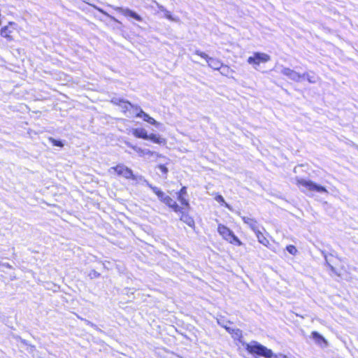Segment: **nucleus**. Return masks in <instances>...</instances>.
I'll return each mask as SVG.
<instances>
[{
	"instance_id": "f257e3e1",
	"label": "nucleus",
	"mask_w": 358,
	"mask_h": 358,
	"mask_svg": "<svg viewBox=\"0 0 358 358\" xmlns=\"http://www.w3.org/2000/svg\"><path fill=\"white\" fill-rule=\"evenodd\" d=\"M296 185L304 193H307L308 192L328 193V191L324 187L317 185L311 180L296 178Z\"/></svg>"
},
{
	"instance_id": "f03ea898",
	"label": "nucleus",
	"mask_w": 358,
	"mask_h": 358,
	"mask_svg": "<svg viewBox=\"0 0 358 358\" xmlns=\"http://www.w3.org/2000/svg\"><path fill=\"white\" fill-rule=\"evenodd\" d=\"M245 349L251 354H256L266 358H271L273 357V352L271 350L258 343L257 341L247 343Z\"/></svg>"
},
{
	"instance_id": "7ed1b4c3",
	"label": "nucleus",
	"mask_w": 358,
	"mask_h": 358,
	"mask_svg": "<svg viewBox=\"0 0 358 358\" xmlns=\"http://www.w3.org/2000/svg\"><path fill=\"white\" fill-rule=\"evenodd\" d=\"M217 231L222 237L230 243L238 246L242 245V242L234 235L233 231L226 226L220 224L217 227Z\"/></svg>"
},
{
	"instance_id": "20e7f679",
	"label": "nucleus",
	"mask_w": 358,
	"mask_h": 358,
	"mask_svg": "<svg viewBox=\"0 0 358 358\" xmlns=\"http://www.w3.org/2000/svg\"><path fill=\"white\" fill-rule=\"evenodd\" d=\"M271 60V57L263 52H256L253 54V56L248 58V63L252 64L257 69L256 66H258L260 63H266Z\"/></svg>"
},
{
	"instance_id": "39448f33",
	"label": "nucleus",
	"mask_w": 358,
	"mask_h": 358,
	"mask_svg": "<svg viewBox=\"0 0 358 358\" xmlns=\"http://www.w3.org/2000/svg\"><path fill=\"white\" fill-rule=\"evenodd\" d=\"M195 54L206 59L208 66L213 69L214 70H219L220 69H221V67H222V64L220 60L213 57H210L205 52L196 50L195 51Z\"/></svg>"
},
{
	"instance_id": "423d86ee",
	"label": "nucleus",
	"mask_w": 358,
	"mask_h": 358,
	"mask_svg": "<svg viewBox=\"0 0 358 358\" xmlns=\"http://www.w3.org/2000/svg\"><path fill=\"white\" fill-rule=\"evenodd\" d=\"M110 170L114 171L120 176L124 178L125 179H131L134 177L133 171L131 169L128 168L124 164H118L115 167H112Z\"/></svg>"
},
{
	"instance_id": "0eeeda50",
	"label": "nucleus",
	"mask_w": 358,
	"mask_h": 358,
	"mask_svg": "<svg viewBox=\"0 0 358 358\" xmlns=\"http://www.w3.org/2000/svg\"><path fill=\"white\" fill-rule=\"evenodd\" d=\"M280 73L287 76L289 79L294 81V82H301L302 80V74L295 71L293 69H291L287 67L281 66Z\"/></svg>"
},
{
	"instance_id": "6e6552de",
	"label": "nucleus",
	"mask_w": 358,
	"mask_h": 358,
	"mask_svg": "<svg viewBox=\"0 0 358 358\" xmlns=\"http://www.w3.org/2000/svg\"><path fill=\"white\" fill-rule=\"evenodd\" d=\"M114 9L116 11L120 13L122 15H123L126 17L132 18L138 22L143 21V17L141 15H139L138 13H136V12H134L132 10H130L128 8L114 7Z\"/></svg>"
},
{
	"instance_id": "1a4fd4ad",
	"label": "nucleus",
	"mask_w": 358,
	"mask_h": 358,
	"mask_svg": "<svg viewBox=\"0 0 358 358\" xmlns=\"http://www.w3.org/2000/svg\"><path fill=\"white\" fill-rule=\"evenodd\" d=\"M132 149L136 151L139 156L146 157L148 159H150L151 158L157 159V157H162V155L148 149H142L137 146H132Z\"/></svg>"
},
{
	"instance_id": "9d476101",
	"label": "nucleus",
	"mask_w": 358,
	"mask_h": 358,
	"mask_svg": "<svg viewBox=\"0 0 358 358\" xmlns=\"http://www.w3.org/2000/svg\"><path fill=\"white\" fill-rule=\"evenodd\" d=\"M241 218L244 223L248 224L254 232H256L259 230V224L257 220L252 217L245 216H242Z\"/></svg>"
},
{
	"instance_id": "9b49d317",
	"label": "nucleus",
	"mask_w": 358,
	"mask_h": 358,
	"mask_svg": "<svg viewBox=\"0 0 358 358\" xmlns=\"http://www.w3.org/2000/svg\"><path fill=\"white\" fill-rule=\"evenodd\" d=\"M136 117H142L144 121L150 123V124L158 127L160 123L157 122L154 118L151 117L148 114L145 113L143 110H140V113H137Z\"/></svg>"
},
{
	"instance_id": "f8f14e48",
	"label": "nucleus",
	"mask_w": 358,
	"mask_h": 358,
	"mask_svg": "<svg viewBox=\"0 0 358 358\" xmlns=\"http://www.w3.org/2000/svg\"><path fill=\"white\" fill-rule=\"evenodd\" d=\"M132 134L136 138L148 140V134L147 133V131L145 129H143V128L134 129L132 130Z\"/></svg>"
},
{
	"instance_id": "ddd939ff",
	"label": "nucleus",
	"mask_w": 358,
	"mask_h": 358,
	"mask_svg": "<svg viewBox=\"0 0 358 358\" xmlns=\"http://www.w3.org/2000/svg\"><path fill=\"white\" fill-rule=\"evenodd\" d=\"M302 80L303 79H306L308 83H316L318 80H319V77L317 76L314 73L311 72V73H308V72H306V73H302Z\"/></svg>"
},
{
	"instance_id": "4468645a",
	"label": "nucleus",
	"mask_w": 358,
	"mask_h": 358,
	"mask_svg": "<svg viewBox=\"0 0 358 358\" xmlns=\"http://www.w3.org/2000/svg\"><path fill=\"white\" fill-rule=\"evenodd\" d=\"M148 140H150L152 142L160 145H165L166 143L165 138H162L160 136L154 134L148 135Z\"/></svg>"
},
{
	"instance_id": "2eb2a0df",
	"label": "nucleus",
	"mask_w": 358,
	"mask_h": 358,
	"mask_svg": "<svg viewBox=\"0 0 358 358\" xmlns=\"http://www.w3.org/2000/svg\"><path fill=\"white\" fill-rule=\"evenodd\" d=\"M131 180H134L137 184L145 185L151 189V187H153L143 176H136L134 174V177L131 178Z\"/></svg>"
},
{
	"instance_id": "dca6fc26",
	"label": "nucleus",
	"mask_w": 358,
	"mask_h": 358,
	"mask_svg": "<svg viewBox=\"0 0 358 358\" xmlns=\"http://www.w3.org/2000/svg\"><path fill=\"white\" fill-rule=\"evenodd\" d=\"M180 220L187 224L189 227L194 226V221L192 217H190L187 213L184 212H181Z\"/></svg>"
},
{
	"instance_id": "f3484780",
	"label": "nucleus",
	"mask_w": 358,
	"mask_h": 358,
	"mask_svg": "<svg viewBox=\"0 0 358 358\" xmlns=\"http://www.w3.org/2000/svg\"><path fill=\"white\" fill-rule=\"evenodd\" d=\"M113 102L118 104L122 108L124 112L129 110L133 107V105L130 102L127 101L120 100L119 103H117L115 101H113Z\"/></svg>"
},
{
	"instance_id": "a211bd4d",
	"label": "nucleus",
	"mask_w": 358,
	"mask_h": 358,
	"mask_svg": "<svg viewBox=\"0 0 358 358\" xmlns=\"http://www.w3.org/2000/svg\"><path fill=\"white\" fill-rule=\"evenodd\" d=\"M312 338L319 345H322V343L327 345V341L317 331L312 332Z\"/></svg>"
},
{
	"instance_id": "6ab92c4d",
	"label": "nucleus",
	"mask_w": 358,
	"mask_h": 358,
	"mask_svg": "<svg viewBox=\"0 0 358 358\" xmlns=\"http://www.w3.org/2000/svg\"><path fill=\"white\" fill-rule=\"evenodd\" d=\"M255 233L258 239V241L260 243H262V245H264L265 246H267L268 244H269L268 240L263 235V234L259 231V229Z\"/></svg>"
},
{
	"instance_id": "aec40b11",
	"label": "nucleus",
	"mask_w": 358,
	"mask_h": 358,
	"mask_svg": "<svg viewBox=\"0 0 358 358\" xmlns=\"http://www.w3.org/2000/svg\"><path fill=\"white\" fill-rule=\"evenodd\" d=\"M151 189L162 202L164 201V198L167 196V195H166L160 189L157 187H151Z\"/></svg>"
},
{
	"instance_id": "412c9836",
	"label": "nucleus",
	"mask_w": 358,
	"mask_h": 358,
	"mask_svg": "<svg viewBox=\"0 0 358 358\" xmlns=\"http://www.w3.org/2000/svg\"><path fill=\"white\" fill-rule=\"evenodd\" d=\"M217 322L219 325L224 327L229 333H231V328L228 327V324L231 323L229 321L225 320L223 317H220L217 319Z\"/></svg>"
},
{
	"instance_id": "4be33fe9",
	"label": "nucleus",
	"mask_w": 358,
	"mask_h": 358,
	"mask_svg": "<svg viewBox=\"0 0 358 358\" xmlns=\"http://www.w3.org/2000/svg\"><path fill=\"white\" fill-rule=\"evenodd\" d=\"M10 30H9L7 26L1 28L0 34L2 37L6 38L8 41H12L13 38L10 36Z\"/></svg>"
},
{
	"instance_id": "5701e85b",
	"label": "nucleus",
	"mask_w": 358,
	"mask_h": 358,
	"mask_svg": "<svg viewBox=\"0 0 358 358\" xmlns=\"http://www.w3.org/2000/svg\"><path fill=\"white\" fill-rule=\"evenodd\" d=\"M215 199L219 202V203H221L222 204H224L225 206V207H227L228 209L229 210H231V207L230 205H229L227 203L225 202L223 196L222 195H217L215 197Z\"/></svg>"
},
{
	"instance_id": "b1692460",
	"label": "nucleus",
	"mask_w": 358,
	"mask_h": 358,
	"mask_svg": "<svg viewBox=\"0 0 358 358\" xmlns=\"http://www.w3.org/2000/svg\"><path fill=\"white\" fill-rule=\"evenodd\" d=\"M234 334V336L236 338H239L242 336V331L238 329H231V333Z\"/></svg>"
},
{
	"instance_id": "393cba45",
	"label": "nucleus",
	"mask_w": 358,
	"mask_h": 358,
	"mask_svg": "<svg viewBox=\"0 0 358 358\" xmlns=\"http://www.w3.org/2000/svg\"><path fill=\"white\" fill-rule=\"evenodd\" d=\"M164 16L166 17V18H167L168 20H171V21H173V22H178V18H176V17H173L171 14V12H169V10H166V11L164 12Z\"/></svg>"
},
{
	"instance_id": "a878e982",
	"label": "nucleus",
	"mask_w": 358,
	"mask_h": 358,
	"mask_svg": "<svg viewBox=\"0 0 358 358\" xmlns=\"http://www.w3.org/2000/svg\"><path fill=\"white\" fill-rule=\"evenodd\" d=\"M178 199L181 203V204L185 206H189V202L186 199H185L184 196L178 195Z\"/></svg>"
},
{
	"instance_id": "bb28decb",
	"label": "nucleus",
	"mask_w": 358,
	"mask_h": 358,
	"mask_svg": "<svg viewBox=\"0 0 358 358\" xmlns=\"http://www.w3.org/2000/svg\"><path fill=\"white\" fill-rule=\"evenodd\" d=\"M287 250L291 254V255H296L297 252V250L295 246L290 245L287 247Z\"/></svg>"
},
{
	"instance_id": "cd10ccee",
	"label": "nucleus",
	"mask_w": 358,
	"mask_h": 358,
	"mask_svg": "<svg viewBox=\"0 0 358 358\" xmlns=\"http://www.w3.org/2000/svg\"><path fill=\"white\" fill-rule=\"evenodd\" d=\"M173 202L174 201L169 196H166L164 198V201H163V203L167 205L168 206L173 205Z\"/></svg>"
},
{
	"instance_id": "c85d7f7f",
	"label": "nucleus",
	"mask_w": 358,
	"mask_h": 358,
	"mask_svg": "<svg viewBox=\"0 0 358 358\" xmlns=\"http://www.w3.org/2000/svg\"><path fill=\"white\" fill-rule=\"evenodd\" d=\"M50 141L52 142L53 145L58 146V147H63L64 144L62 141L55 140L52 138H50Z\"/></svg>"
},
{
	"instance_id": "c756f323",
	"label": "nucleus",
	"mask_w": 358,
	"mask_h": 358,
	"mask_svg": "<svg viewBox=\"0 0 358 358\" xmlns=\"http://www.w3.org/2000/svg\"><path fill=\"white\" fill-rule=\"evenodd\" d=\"M170 208H173L175 212H180L181 213V208L178 206V205L176 203V201L173 202V205H171L169 206Z\"/></svg>"
},
{
	"instance_id": "7c9ffc66",
	"label": "nucleus",
	"mask_w": 358,
	"mask_h": 358,
	"mask_svg": "<svg viewBox=\"0 0 358 358\" xmlns=\"http://www.w3.org/2000/svg\"><path fill=\"white\" fill-rule=\"evenodd\" d=\"M99 275H100L99 273H98L95 270L91 271L90 273H89V276L91 278H98Z\"/></svg>"
},
{
	"instance_id": "2f4dec72",
	"label": "nucleus",
	"mask_w": 358,
	"mask_h": 358,
	"mask_svg": "<svg viewBox=\"0 0 358 358\" xmlns=\"http://www.w3.org/2000/svg\"><path fill=\"white\" fill-rule=\"evenodd\" d=\"M157 167L164 174L166 175L168 173V169L164 165L160 164Z\"/></svg>"
},
{
	"instance_id": "473e14b6",
	"label": "nucleus",
	"mask_w": 358,
	"mask_h": 358,
	"mask_svg": "<svg viewBox=\"0 0 358 358\" xmlns=\"http://www.w3.org/2000/svg\"><path fill=\"white\" fill-rule=\"evenodd\" d=\"M187 194V188L186 187H182L180 190L178 195L185 196Z\"/></svg>"
},
{
	"instance_id": "72a5a7b5",
	"label": "nucleus",
	"mask_w": 358,
	"mask_h": 358,
	"mask_svg": "<svg viewBox=\"0 0 358 358\" xmlns=\"http://www.w3.org/2000/svg\"><path fill=\"white\" fill-rule=\"evenodd\" d=\"M85 322L87 323V324H88V325L91 326L92 327L94 328L95 329L99 330V331H101V329H99L97 327V326L96 324H93L92 322H91L88 321V320H85Z\"/></svg>"
},
{
	"instance_id": "f704fd0d",
	"label": "nucleus",
	"mask_w": 358,
	"mask_h": 358,
	"mask_svg": "<svg viewBox=\"0 0 358 358\" xmlns=\"http://www.w3.org/2000/svg\"><path fill=\"white\" fill-rule=\"evenodd\" d=\"M155 3H156L157 8L162 11V12H164L166 11V8L164 6H163L162 5L159 4V3H157V1H155Z\"/></svg>"
},
{
	"instance_id": "c9c22d12",
	"label": "nucleus",
	"mask_w": 358,
	"mask_h": 358,
	"mask_svg": "<svg viewBox=\"0 0 358 358\" xmlns=\"http://www.w3.org/2000/svg\"><path fill=\"white\" fill-rule=\"evenodd\" d=\"M132 109L134 110V112L137 114V113H140V110H142V108L140 106H134L133 105Z\"/></svg>"
},
{
	"instance_id": "e433bc0d",
	"label": "nucleus",
	"mask_w": 358,
	"mask_h": 358,
	"mask_svg": "<svg viewBox=\"0 0 358 358\" xmlns=\"http://www.w3.org/2000/svg\"><path fill=\"white\" fill-rule=\"evenodd\" d=\"M325 259H326V262H327V263L328 264V265H329V266L330 269H331L332 271H334V270H335L334 267L328 263V262H327V257H325Z\"/></svg>"
},
{
	"instance_id": "4c0bfd02",
	"label": "nucleus",
	"mask_w": 358,
	"mask_h": 358,
	"mask_svg": "<svg viewBox=\"0 0 358 358\" xmlns=\"http://www.w3.org/2000/svg\"><path fill=\"white\" fill-rule=\"evenodd\" d=\"M3 266L6 267V268H11V266L9 264H8V263L3 264Z\"/></svg>"
},
{
	"instance_id": "58836bf2",
	"label": "nucleus",
	"mask_w": 358,
	"mask_h": 358,
	"mask_svg": "<svg viewBox=\"0 0 358 358\" xmlns=\"http://www.w3.org/2000/svg\"><path fill=\"white\" fill-rule=\"evenodd\" d=\"M99 10L104 15H107L103 10L99 9Z\"/></svg>"
},
{
	"instance_id": "ea45409f",
	"label": "nucleus",
	"mask_w": 358,
	"mask_h": 358,
	"mask_svg": "<svg viewBox=\"0 0 358 358\" xmlns=\"http://www.w3.org/2000/svg\"><path fill=\"white\" fill-rule=\"evenodd\" d=\"M127 145L128 146H129L130 148H132V146H134L133 145H131V143H127Z\"/></svg>"
},
{
	"instance_id": "a19ab883",
	"label": "nucleus",
	"mask_w": 358,
	"mask_h": 358,
	"mask_svg": "<svg viewBox=\"0 0 358 358\" xmlns=\"http://www.w3.org/2000/svg\"><path fill=\"white\" fill-rule=\"evenodd\" d=\"M224 69H227V71H229V69H228V68H227V66H225V67H224Z\"/></svg>"
},
{
	"instance_id": "79ce46f5",
	"label": "nucleus",
	"mask_w": 358,
	"mask_h": 358,
	"mask_svg": "<svg viewBox=\"0 0 358 358\" xmlns=\"http://www.w3.org/2000/svg\"><path fill=\"white\" fill-rule=\"evenodd\" d=\"M178 358H182V357H178Z\"/></svg>"
}]
</instances>
